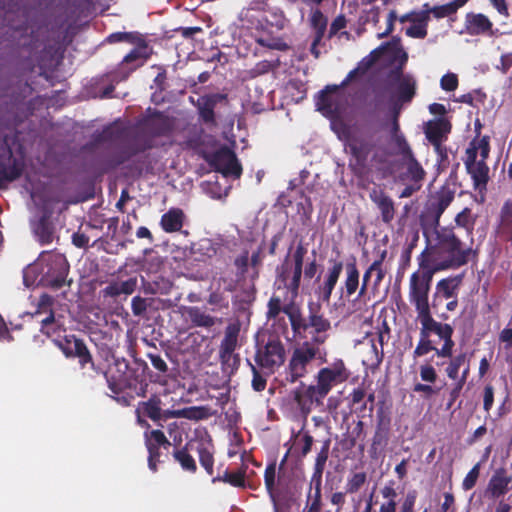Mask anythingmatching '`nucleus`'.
Masks as SVG:
<instances>
[{
    "instance_id": "nucleus-3",
    "label": "nucleus",
    "mask_w": 512,
    "mask_h": 512,
    "mask_svg": "<svg viewBox=\"0 0 512 512\" xmlns=\"http://www.w3.org/2000/svg\"><path fill=\"white\" fill-rule=\"evenodd\" d=\"M68 265L64 256L43 252L36 262L23 271V281L27 287L47 286L54 289L65 284Z\"/></svg>"
},
{
    "instance_id": "nucleus-45",
    "label": "nucleus",
    "mask_w": 512,
    "mask_h": 512,
    "mask_svg": "<svg viewBox=\"0 0 512 512\" xmlns=\"http://www.w3.org/2000/svg\"><path fill=\"white\" fill-rule=\"evenodd\" d=\"M148 58L147 46H138L129 52L123 59V63L130 64L139 61L143 64Z\"/></svg>"
},
{
    "instance_id": "nucleus-31",
    "label": "nucleus",
    "mask_w": 512,
    "mask_h": 512,
    "mask_svg": "<svg viewBox=\"0 0 512 512\" xmlns=\"http://www.w3.org/2000/svg\"><path fill=\"white\" fill-rule=\"evenodd\" d=\"M139 408L143 415L149 417L152 421L162 420L163 410L161 400L158 397H151L148 401L139 403Z\"/></svg>"
},
{
    "instance_id": "nucleus-41",
    "label": "nucleus",
    "mask_w": 512,
    "mask_h": 512,
    "mask_svg": "<svg viewBox=\"0 0 512 512\" xmlns=\"http://www.w3.org/2000/svg\"><path fill=\"white\" fill-rule=\"evenodd\" d=\"M224 372L233 373L239 365V357L232 351H219Z\"/></svg>"
},
{
    "instance_id": "nucleus-63",
    "label": "nucleus",
    "mask_w": 512,
    "mask_h": 512,
    "mask_svg": "<svg viewBox=\"0 0 512 512\" xmlns=\"http://www.w3.org/2000/svg\"><path fill=\"white\" fill-rule=\"evenodd\" d=\"M454 345H455V343H454L453 340L452 341H445L441 348L435 347V349H433V351H435V354L438 357L453 358L452 357V352H453Z\"/></svg>"
},
{
    "instance_id": "nucleus-47",
    "label": "nucleus",
    "mask_w": 512,
    "mask_h": 512,
    "mask_svg": "<svg viewBox=\"0 0 512 512\" xmlns=\"http://www.w3.org/2000/svg\"><path fill=\"white\" fill-rule=\"evenodd\" d=\"M469 374V364L466 365L464 369H462L461 376L459 379L454 380L455 384L450 392V403L449 406L459 397L460 392L463 386L466 383Z\"/></svg>"
},
{
    "instance_id": "nucleus-13",
    "label": "nucleus",
    "mask_w": 512,
    "mask_h": 512,
    "mask_svg": "<svg viewBox=\"0 0 512 512\" xmlns=\"http://www.w3.org/2000/svg\"><path fill=\"white\" fill-rule=\"evenodd\" d=\"M466 153L467 159L465 166L468 173L471 175L474 187L479 190L485 189L489 180V167L486 162L477 159L476 149H467Z\"/></svg>"
},
{
    "instance_id": "nucleus-23",
    "label": "nucleus",
    "mask_w": 512,
    "mask_h": 512,
    "mask_svg": "<svg viewBox=\"0 0 512 512\" xmlns=\"http://www.w3.org/2000/svg\"><path fill=\"white\" fill-rule=\"evenodd\" d=\"M289 304L284 305L283 313H285L290 321L292 331L295 336L303 337V333L308 330V319H305L299 307L294 304V299H291Z\"/></svg>"
},
{
    "instance_id": "nucleus-8",
    "label": "nucleus",
    "mask_w": 512,
    "mask_h": 512,
    "mask_svg": "<svg viewBox=\"0 0 512 512\" xmlns=\"http://www.w3.org/2000/svg\"><path fill=\"white\" fill-rule=\"evenodd\" d=\"M285 360V348L282 342L276 338H271L268 342L258 347L255 361L265 369L274 371L275 368L280 367Z\"/></svg>"
},
{
    "instance_id": "nucleus-37",
    "label": "nucleus",
    "mask_w": 512,
    "mask_h": 512,
    "mask_svg": "<svg viewBox=\"0 0 512 512\" xmlns=\"http://www.w3.org/2000/svg\"><path fill=\"white\" fill-rule=\"evenodd\" d=\"M466 360L467 356L465 353H461L450 359L447 367L445 368V372L451 380H457L460 378V369L462 367L464 369L468 364Z\"/></svg>"
},
{
    "instance_id": "nucleus-36",
    "label": "nucleus",
    "mask_w": 512,
    "mask_h": 512,
    "mask_svg": "<svg viewBox=\"0 0 512 512\" xmlns=\"http://www.w3.org/2000/svg\"><path fill=\"white\" fill-rule=\"evenodd\" d=\"M221 246L208 238L199 240L194 246L193 251L195 254H199L202 257L212 258L217 255Z\"/></svg>"
},
{
    "instance_id": "nucleus-33",
    "label": "nucleus",
    "mask_w": 512,
    "mask_h": 512,
    "mask_svg": "<svg viewBox=\"0 0 512 512\" xmlns=\"http://www.w3.org/2000/svg\"><path fill=\"white\" fill-rule=\"evenodd\" d=\"M239 332L240 328L238 324H229L225 329L224 338L222 339L220 344V351L234 352L237 347Z\"/></svg>"
},
{
    "instance_id": "nucleus-43",
    "label": "nucleus",
    "mask_w": 512,
    "mask_h": 512,
    "mask_svg": "<svg viewBox=\"0 0 512 512\" xmlns=\"http://www.w3.org/2000/svg\"><path fill=\"white\" fill-rule=\"evenodd\" d=\"M181 418L189 419V420H202L209 417V411L206 407L203 406H192L181 409Z\"/></svg>"
},
{
    "instance_id": "nucleus-49",
    "label": "nucleus",
    "mask_w": 512,
    "mask_h": 512,
    "mask_svg": "<svg viewBox=\"0 0 512 512\" xmlns=\"http://www.w3.org/2000/svg\"><path fill=\"white\" fill-rule=\"evenodd\" d=\"M366 482V474L364 472H359L353 474L347 481L346 484V492L347 493H355L357 492Z\"/></svg>"
},
{
    "instance_id": "nucleus-1",
    "label": "nucleus",
    "mask_w": 512,
    "mask_h": 512,
    "mask_svg": "<svg viewBox=\"0 0 512 512\" xmlns=\"http://www.w3.org/2000/svg\"><path fill=\"white\" fill-rule=\"evenodd\" d=\"M471 253L472 249L464 247L452 230L443 228L436 230V243L427 247L419 257L437 271H443L466 264Z\"/></svg>"
},
{
    "instance_id": "nucleus-55",
    "label": "nucleus",
    "mask_w": 512,
    "mask_h": 512,
    "mask_svg": "<svg viewBox=\"0 0 512 512\" xmlns=\"http://www.w3.org/2000/svg\"><path fill=\"white\" fill-rule=\"evenodd\" d=\"M131 309H132L133 315L139 316V317L143 316L147 310L146 299H144L140 296L133 297L132 301H131Z\"/></svg>"
},
{
    "instance_id": "nucleus-52",
    "label": "nucleus",
    "mask_w": 512,
    "mask_h": 512,
    "mask_svg": "<svg viewBox=\"0 0 512 512\" xmlns=\"http://www.w3.org/2000/svg\"><path fill=\"white\" fill-rule=\"evenodd\" d=\"M283 307L280 298L272 297L268 302V320H276L280 313L283 312Z\"/></svg>"
},
{
    "instance_id": "nucleus-21",
    "label": "nucleus",
    "mask_w": 512,
    "mask_h": 512,
    "mask_svg": "<svg viewBox=\"0 0 512 512\" xmlns=\"http://www.w3.org/2000/svg\"><path fill=\"white\" fill-rule=\"evenodd\" d=\"M511 481L512 476L505 469L499 468L491 476L486 492L492 498H499L508 492Z\"/></svg>"
},
{
    "instance_id": "nucleus-35",
    "label": "nucleus",
    "mask_w": 512,
    "mask_h": 512,
    "mask_svg": "<svg viewBox=\"0 0 512 512\" xmlns=\"http://www.w3.org/2000/svg\"><path fill=\"white\" fill-rule=\"evenodd\" d=\"M346 270V278L344 282V287L346 291V296H352L359 287V271L356 267L355 263H348L345 267Z\"/></svg>"
},
{
    "instance_id": "nucleus-26",
    "label": "nucleus",
    "mask_w": 512,
    "mask_h": 512,
    "mask_svg": "<svg viewBox=\"0 0 512 512\" xmlns=\"http://www.w3.org/2000/svg\"><path fill=\"white\" fill-rule=\"evenodd\" d=\"M224 98V95L214 94L202 96L198 99L197 107L199 114L205 123L213 124L215 122L214 108Z\"/></svg>"
},
{
    "instance_id": "nucleus-9",
    "label": "nucleus",
    "mask_w": 512,
    "mask_h": 512,
    "mask_svg": "<svg viewBox=\"0 0 512 512\" xmlns=\"http://www.w3.org/2000/svg\"><path fill=\"white\" fill-rule=\"evenodd\" d=\"M347 149L357 165L365 167L368 158L374 148V139L371 134L353 131L347 137Z\"/></svg>"
},
{
    "instance_id": "nucleus-60",
    "label": "nucleus",
    "mask_w": 512,
    "mask_h": 512,
    "mask_svg": "<svg viewBox=\"0 0 512 512\" xmlns=\"http://www.w3.org/2000/svg\"><path fill=\"white\" fill-rule=\"evenodd\" d=\"M222 480L226 483H229L236 487H243L244 486V473L238 472V473H226Z\"/></svg>"
},
{
    "instance_id": "nucleus-30",
    "label": "nucleus",
    "mask_w": 512,
    "mask_h": 512,
    "mask_svg": "<svg viewBox=\"0 0 512 512\" xmlns=\"http://www.w3.org/2000/svg\"><path fill=\"white\" fill-rule=\"evenodd\" d=\"M385 334H388V327L386 326V331L385 332H379L378 335H377V339H378V342H379V346L380 348L377 347L374 339H371L370 340V350L366 356V360L365 362H367L368 364H370L371 366H374V367H377L380 365V363L382 362L383 360V343H384V335Z\"/></svg>"
},
{
    "instance_id": "nucleus-10",
    "label": "nucleus",
    "mask_w": 512,
    "mask_h": 512,
    "mask_svg": "<svg viewBox=\"0 0 512 512\" xmlns=\"http://www.w3.org/2000/svg\"><path fill=\"white\" fill-rule=\"evenodd\" d=\"M54 303V298L48 294H43L38 300L37 310L35 312L36 315L47 314L44 318L40 320L41 322V331L51 336L57 332L64 331V320L62 316H55L52 311V305Z\"/></svg>"
},
{
    "instance_id": "nucleus-17",
    "label": "nucleus",
    "mask_w": 512,
    "mask_h": 512,
    "mask_svg": "<svg viewBox=\"0 0 512 512\" xmlns=\"http://www.w3.org/2000/svg\"><path fill=\"white\" fill-rule=\"evenodd\" d=\"M57 344L67 357H78L82 366L92 362L91 354L86 345L76 336H66L64 341H58Z\"/></svg>"
},
{
    "instance_id": "nucleus-28",
    "label": "nucleus",
    "mask_w": 512,
    "mask_h": 512,
    "mask_svg": "<svg viewBox=\"0 0 512 512\" xmlns=\"http://www.w3.org/2000/svg\"><path fill=\"white\" fill-rule=\"evenodd\" d=\"M184 213L180 209H170L161 217V226L165 232L180 231L183 226Z\"/></svg>"
},
{
    "instance_id": "nucleus-61",
    "label": "nucleus",
    "mask_w": 512,
    "mask_h": 512,
    "mask_svg": "<svg viewBox=\"0 0 512 512\" xmlns=\"http://www.w3.org/2000/svg\"><path fill=\"white\" fill-rule=\"evenodd\" d=\"M148 359L150 360L152 366L161 373H166L168 370V366L164 359L158 354L148 353Z\"/></svg>"
},
{
    "instance_id": "nucleus-20",
    "label": "nucleus",
    "mask_w": 512,
    "mask_h": 512,
    "mask_svg": "<svg viewBox=\"0 0 512 512\" xmlns=\"http://www.w3.org/2000/svg\"><path fill=\"white\" fill-rule=\"evenodd\" d=\"M342 270V262H334L333 265L328 268L324 281L318 288L319 298L323 302L328 303L330 301L332 292L338 282Z\"/></svg>"
},
{
    "instance_id": "nucleus-53",
    "label": "nucleus",
    "mask_w": 512,
    "mask_h": 512,
    "mask_svg": "<svg viewBox=\"0 0 512 512\" xmlns=\"http://www.w3.org/2000/svg\"><path fill=\"white\" fill-rule=\"evenodd\" d=\"M385 255H386V252H382L381 254V257L378 259V260H375L371 265H370V271H372L373 273L376 274V278H375V282H374V285L375 286H378L381 281L383 280L384 278V271L382 269V262L385 258Z\"/></svg>"
},
{
    "instance_id": "nucleus-51",
    "label": "nucleus",
    "mask_w": 512,
    "mask_h": 512,
    "mask_svg": "<svg viewBox=\"0 0 512 512\" xmlns=\"http://www.w3.org/2000/svg\"><path fill=\"white\" fill-rule=\"evenodd\" d=\"M455 222L460 227L466 229L472 228L474 224V218L472 217L471 209L464 208L460 213L456 215Z\"/></svg>"
},
{
    "instance_id": "nucleus-25",
    "label": "nucleus",
    "mask_w": 512,
    "mask_h": 512,
    "mask_svg": "<svg viewBox=\"0 0 512 512\" xmlns=\"http://www.w3.org/2000/svg\"><path fill=\"white\" fill-rule=\"evenodd\" d=\"M492 22L487 16L481 13H467L465 17V27L470 35L485 34L492 29Z\"/></svg>"
},
{
    "instance_id": "nucleus-16",
    "label": "nucleus",
    "mask_w": 512,
    "mask_h": 512,
    "mask_svg": "<svg viewBox=\"0 0 512 512\" xmlns=\"http://www.w3.org/2000/svg\"><path fill=\"white\" fill-rule=\"evenodd\" d=\"M50 218L51 213L45 210L38 219L31 221L32 231L42 245L51 244L55 237V226Z\"/></svg>"
},
{
    "instance_id": "nucleus-59",
    "label": "nucleus",
    "mask_w": 512,
    "mask_h": 512,
    "mask_svg": "<svg viewBox=\"0 0 512 512\" xmlns=\"http://www.w3.org/2000/svg\"><path fill=\"white\" fill-rule=\"evenodd\" d=\"M198 452L201 465L211 474L213 471V457L211 453L206 449H199Z\"/></svg>"
},
{
    "instance_id": "nucleus-50",
    "label": "nucleus",
    "mask_w": 512,
    "mask_h": 512,
    "mask_svg": "<svg viewBox=\"0 0 512 512\" xmlns=\"http://www.w3.org/2000/svg\"><path fill=\"white\" fill-rule=\"evenodd\" d=\"M433 349H435V346L432 345V341L429 339V337L420 335V340L415 350L413 351V356L414 358L424 356L433 351Z\"/></svg>"
},
{
    "instance_id": "nucleus-11",
    "label": "nucleus",
    "mask_w": 512,
    "mask_h": 512,
    "mask_svg": "<svg viewBox=\"0 0 512 512\" xmlns=\"http://www.w3.org/2000/svg\"><path fill=\"white\" fill-rule=\"evenodd\" d=\"M209 162L216 171L221 172L224 176L239 178L242 173V167L235 153L227 147H222L213 153Z\"/></svg>"
},
{
    "instance_id": "nucleus-27",
    "label": "nucleus",
    "mask_w": 512,
    "mask_h": 512,
    "mask_svg": "<svg viewBox=\"0 0 512 512\" xmlns=\"http://www.w3.org/2000/svg\"><path fill=\"white\" fill-rule=\"evenodd\" d=\"M463 275H456L440 280L436 285L437 293L445 299L456 298Z\"/></svg>"
},
{
    "instance_id": "nucleus-39",
    "label": "nucleus",
    "mask_w": 512,
    "mask_h": 512,
    "mask_svg": "<svg viewBox=\"0 0 512 512\" xmlns=\"http://www.w3.org/2000/svg\"><path fill=\"white\" fill-rule=\"evenodd\" d=\"M402 160L405 163L407 171L413 180H421L424 177L425 172L420 163L414 157L413 152L403 157Z\"/></svg>"
},
{
    "instance_id": "nucleus-29",
    "label": "nucleus",
    "mask_w": 512,
    "mask_h": 512,
    "mask_svg": "<svg viewBox=\"0 0 512 512\" xmlns=\"http://www.w3.org/2000/svg\"><path fill=\"white\" fill-rule=\"evenodd\" d=\"M185 313L191 323L196 327L210 328L217 322L216 318L205 313L199 307L190 306L185 308Z\"/></svg>"
},
{
    "instance_id": "nucleus-34",
    "label": "nucleus",
    "mask_w": 512,
    "mask_h": 512,
    "mask_svg": "<svg viewBox=\"0 0 512 512\" xmlns=\"http://www.w3.org/2000/svg\"><path fill=\"white\" fill-rule=\"evenodd\" d=\"M455 196V192L449 188H442L436 195V202L433 204L436 220L444 213L451 204Z\"/></svg>"
},
{
    "instance_id": "nucleus-22",
    "label": "nucleus",
    "mask_w": 512,
    "mask_h": 512,
    "mask_svg": "<svg viewBox=\"0 0 512 512\" xmlns=\"http://www.w3.org/2000/svg\"><path fill=\"white\" fill-rule=\"evenodd\" d=\"M172 128L170 119L160 112H153L143 122V130L153 136L164 135Z\"/></svg>"
},
{
    "instance_id": "nucleus-6",
    "label": "nucleus",
    "mask_w": 512,
    "mask_h": 512,
    "mask_svg": "<svg viewBox=\"0 0 512 512\" xmlns=\"http://www.w3.org/2000/svg\"><path fill=\"white\" fill-rule=\"evenodd\" d=\"M307 254V249L302 243H299L293 253V268L288 266V256L281 267L279 278L284 283L288 292L291 294V299L298 296L300 280L302 276V268L304 257Z\"/></svg>"
},
{
    "instance_id": "nucleus-56",
    "label": "nucleus",
    "mask_w": 512,
    "mask_h": 512,
    "mask_svg": "<svg viewBox=\"0 0 512 512\" xmlns=\"http://www.w3.org/2000/svg\"><path fill=\"white\" fill-rule=\"evenodd\" d=\"M249 365L253 374L252 387L255 391L261 392L266 387V379L262 377V375L253 364L249 363Z\"/></svg>"
},
{
    "instance_id": "nucleus-14",
    "label": "nucleus",
    "mask_w": 512,
    "mask_h": 512,
    "mask_svg": "<svg viewBox=\"0 0 512 512\" xmlns=\"http://www.w3.org/2000/svg\"><path fill=\"white\" fill-rule=\"evenodd\" d=\"M417 317L421 324L420 335L430 337V335L434 333L439 337L440 340H443V342L453 340V327L449 324L436 321L432 317L430 310L421 315H418Z\"/></svg>"
},
{
    "instance_id": "nucleus-58",
    "label": "nucleus",
    "mask_w": 512,
    "mask_h": 512,
    "mask_svg": "<svg viewBox=\"0 0 512 512\" xmlns=\"http://www.w3.org/2000/svg\"><path fill=\"white\" fill-rule=\"evenodd\" d=\"M417 499V492L411 490L407 493L402 505L400 512H414V505Z\"/></svg>"
},
{
    "instance_id": "nucleus-64",
    "label": "nucleus",
    "mask_w": 512,
    "mask_h": 512,
    "mask_svg": "<svg viewBox=\"0 0 512 512\" xmlns=\"http://www.w3.org/2000/svg\"><path fill=\"white\" fill-rule=\"evenodd\" d=\"M512 67V53L502 54L500 57V63L496 65V69L502 74H506Z\"/></svg>"
},
{
    "instance_id": "nucleus-44",
    "label": "nucleus",
    "mask_w": 512,
    "mask_h": 512,
    "mask_svg": "<svg viewBox=\"0 0 512 512\" xmlns=\"http://www.w3.org/2000/svg\"><path fill=\"white\" fill-rule=\"evenodd\" d=\"M174 458L180 463L183 469L194 472L196 464L193 457L187 453L185 449H180L174 452Z\"/></svg>"
},
{
    "instance_id": "nucleus-48",
    "label": "nucleus",
    "mask_w": 512,
    "mask_h": 512,
    "mask_svg": "<svg viewBox=\"0 0 512 512\" xmlns=\"http://www.w3.org/2000/svg\"><path fill=\"white\" fill-rule=\"evenodd\" d=\"M481 463L475 464L472 469L467 473L462 482V488L465 491L471 490L477 483L480 475Z\"/></svg>"
},
{
    "instance_id": "nucleus-32",
    "label": "nucleus",
    "mask_w": 512,
    "mask_h": 512,
    "mask_svg": "<svg viewBox=\"0 0 512 512\" xmlns=\"http://www.w3.org/2000/svg\"><path fill=\"white\" fill-rule=\"evenodd\" d=\"M372 275H373V272L370 271V267H369L363 275L362 285L360 287L358 295L356 296L355 299L352 300L351 305L347 309L350 314L356 313V312H361L364 309V307L366 306V303L362 301V297L365 295V293L367 291L368 283H369V280Z\"/></svg>"
},
{
    "instance_id": "nucleus-7",
    "label": "nucleus",
    "mask_w": 512,
    "mask_h": 512,
    "mask_svg": "<svg viewBox=\"0 0 512 512\" xmlns=\"http://www.w3.org/2000/svg\"><path fill=\"white\" fill-rule=\"evenodd\" d=\"M319 351L318 347L308 341L294 349L288 364L290 382H296L308 373V366L319 354Z\"/></svg>"
},
{
    "instance_id": "nucleus-38",
    "label": "nucleus",
    "mask_w": 512,
    "mask_h": 512,
    "mask_svg": "<svg viewBox=\"0 0 512 512\" xmlns=\"http://www.w3.org/2000/svg\"><path fill=\"white\" fill-rule=\"evenodd\" d=\"M310 22L315 31L316 42L321 41L327 28V18L320 10L316 9L311 14Z\"/></svg>"
},
{
    "instance_id": "nucleus-15",
    "label": "nucleus",
    "mask_w": 512,
    "mask_h": 512,
    "mask_svg": "<svg viewBox=\"0 0 512 512\" xmlns=\"http://www.w3.org/2000/svg\"><path fill=\"white\" fill-rule=\"evenodd\" d=\"M451 131V124L445 118H435L424 124V134L432 146L444 143Z\"/></svg>"
},
{
    "instance_id": "nucleus-57",
    "label": "nucleus",
    "mask_w": 512,
    "mask_h": 512,
    "mask_svg": "<svg viewBox=\"0 0 512 512\" xmlns=\"http://www.w3.org/2000/svg\"><path fill=\"white\" fill-rule=\"evenodd\" d=\"M406 34L413 38L422 39L427 35L426 25L424 23H414L407 28Z\"/></svg>"
},
{
    "instance_id": "nucleus-42",
    "label": "nucleus",
    "mask_w": 512,
    "mask_h": 512,
    "mask_svg": "<svg viewBox=\"0 0 512 512\" xmlns=\"http://www.w3.org/2000/svg\"><path fill=\"white\" fill-rule=\"evenodd\" d=\"M391 143L394 148V154L401 156L402 158L412 153V150L407 143L405 137L401 133L391 135Z\"/></svg>"
},
{
    "instance_id": "nucleus-5",
    "label": "nucleus",
    "mask_w": 512,
    "mask_h": 512,
    "mask_svg": "<svg viewBox=\"0 0 512 512\" xmlns=\"http://www.w3.org/2000/svg\"><path fill=\"white\" fill-rule=\"evenodd\" d=\"M389 87L392 90L391 104L393 109L401 108L404 103L410 102L416 91V80L410 74H403L400 69L391 72Z\"/></svg>"
},
{
    "instance_id": "nucleus-62",
    "label": "nucleus",
    "mask_w": 512,
    "mask_h": 512,
    "mask_svg": "<svg viewBox=\"0 0 512 512\" xmlns=\"http://www.w3.org/2000/svg\"><path fill=\"white\" fill-rule=\"evenodd\" d=\"M420 377L425 382L434 383L436 381L437 374L431 365H422L420 367Z\"/></svg>"
},
{
    "instance_id": "nucleus-24",
    "label": "nucleus",
    "mask_w": 512,
    "mask_h": 512,
    "mask_svg": "<svg viewBox=\"0 0 512 512\" xmlns=\"http://www.w3.org/2000/svg\"><path fill=\"white\" fill-rule=\"evenodd\" d=\"M307 325L308 329L313 330L312 341L316 344L324 343L326 340V335L324 333L331 328L330 321L323 315L311 311Z\"/></svg>"
},
{
    "instance_id": "nucleus-54",
    "label": "nucleus",
    "mask_w": 512,
    "mask_h": 512,
    "mask_svg": "<svg viewBox=\"0 0 512 512\" xmlns=\"http://www.w3.org/2000/svg\"><path fill=\"white\" fill-rule=\"evenodd\" d=\"M440 86L445 91H454L458 86V78L454 73H447L442 76Z\"/></svg>"
},
{
    "instance_id": "nucleus-46",
    "label": "nucleus",
    "mask_w": 512,
    "mask_h": 512,
    "mask_svg": "<svg viewBox=\"0 0 512 512\" xmlns=\"http://www.w3.org/2000/svg\"><path fill=\"white\" fill-rule=\"evenodd\" d=\"M458 10L456 9V5L451 2L434 6L428 10V13L432 14L435 18L440 19L444 17H449L454 15Z\"/></svg>"
},
{
    "instance_id": "nucleus-4",
    "label": "nucleus",
    "mask_w": 512,
    "mask_h": 512,
    "mask_svg": "<svg viewBox=\"0 0 512 512\" xmlns=\"http://www.w3.org/2000/svg\"><path fill=\"white\" fill-rule=\"evenodd\" d=\"M420 270L414 272L409 281V300L414 304L417 316L430 310L428 295L433 275L438 272L418 257Z\"/></svg>"
},
{
    "instance_id": "nucleus-19",
    "label": "nucleus",
    "mask_w": 512,
    "mask_h": 512,
    "mask_svg": "<svg viewBox=\"0 0 512 512\" xmlns=\"http://www.w3.org/2000/svg\"><path fill=\"white\" fill-rule=\"evenodd\" d=\"M369 197L379 209L382 221L389 224L395 216V206L392 198L379 188L371 189Z\"/></svg>"
},
{
    "instance_id": "nucleus-12",
    "label": "nucleus",
    "mask_w": 512,
    "mask_h": 512,
    "mask_svg": "<svg viewBox=\"0 0 512 512\" xmlns=\"http://www.w3.org/2000/svg\"><path fill=\"white\" fill-rule=\"evenodd\" d=\"M339 88L337 85L327 86L318 96L317 109L326 117L338 116L343 110L340 103L342 96L338 93Z\"/></svg>"
},
{
    "instance_id": "nucleus-2",
    "label": "nucleus",
    "mask_w": 512,
    "mask_h": 512,
    "mask_svg": "<svg viewBox=\"0 0 512 512\" xmlns=\"http://www.w3.org/2000/svg\"><path fill=\"white\" fill-rule=\"evenodd\" d=\"M349 373L341 359L334 361L329 367L321 368L316 376L315 385L302 386L295 391V401L301 413L306 417L314 405H321L331 389L348 378Z\"/></svg>"
},
{
    "instance_id": "nucleus-40",
    "label": "nucleus",
    "mask_w": 512,
    "mask_h": 512,
    "mask_svg": "<svg viewBox=\"0 0 512 512\" xmlns=\"http://www.w3.org/2000/svg\"><path fill=\"white\" fill-rule=\"evenodd\" d=\"M275 478H276V465L270 464L265 469L264 481H265V486L268 491V494L274 504L275 512H278L277 501H276V498L274 495Z\"/></svg>"
},
{
    "instance_id": "nucleus-18",
    "label": "nucleus",
    "mask_w": 512,
    "mask_h": 512,
    "mask_svg": "<svg viewBox=\"0 0 512 512\" xmlns=\"http://www.w3.org/2000/svg\"><path fill=\"white\" fill-rule=\"evenodd\" d=\"M21 174L20 164L13 158L5 141L0 142V178L14 180Z\"/></svg>"
}]
</instances>
